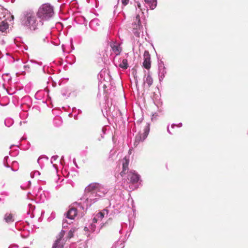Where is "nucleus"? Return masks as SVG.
<instances>
[{"instance_id":"c756f323","label":"nucleus","mask_w":248,"mask_h":248,"mask_svg":"<svg viewBox=\"0 0 248 248\" xmlns=\"http://www.w3.org/2000/svg\"><path fill=\"white\" fill-rule=\"evenodd\" d=\"M87 1L88 3L91 2L93 3V4L92 5V7L93 8V6H94L95 7H97V1L96 0H87Z\"/></svg>"},{"instance_id":"c9c22d12","label":"nucleus","mask_w":248,"mask_h":248,"mask_svg":"<svg viewBox=\"0 0 248 248\" xmlns=\"http://www.w3.org/2000/svg\"><path fill=\"white\" fill-rule=\"evenodd\" d=\"M167 131H168V132L170 134V135H171V134H172V133L170 132V129H169V125H168V127H167Z\"/></svg>"},{"instance_id":"6e6552de","label":"nucleus","mask_w":248,"mask_h":248,"mask_svg":"<svg viewBox=\"0 0 248 248\" xmlns=\"http://www.w3.org/2000/svg\"><path fill=\"white\" fill-rule=\"evenodd\" d=\"M33 194L40 202H44L47 200L49 196V193L46 191L42 190L40 187L35 188L33 191Z\"/></svg>"},{"instance_id":"473e14b6","label":"nucleus","mask_w":248,"mask_h":248,"mask_svg":"<svg viewBox=\"0 0 248 248\" xmlns=\"http://www.w3.org/2000/svg\"><path fill=\"white\" fill-rule=\"evenodd\" d=\"M122 4L124 6L126 5L129 1V0H121Z\"/></svg>"},{"instance_id":"f257e3e1","label":"nucleus","mask_w":248,"mask_h":248,"mask_svg":"<svg viewBox=\"0 0 248 248\" xmlns=\"http://www.w3.org/2000/svg\"><path fill=\"white\" fill-rule=\"evenodd\" d=\"M20 20L22 26L32 31L37 29L39 26L43 24L41 21L37 20L35 13L31 10L23 12Z\"/></svg>"},{"instance_id":"0eeeda50","label":"nucleus","mask_w":248,"mask_h":248,"mask_svg":"<svg viewBox=\"0 0 248 248\" xmlns=\"http://www.w3.org/2000/svg\"><path fill=\"white\" fill-rule=\"evenodd\" d=\"M150 131V125L146 124L143 129V133L139 132L135 137L134 146L136 147L140 142H143L147 137Z\"/></svg>"},{"instance_id":"bb28decb","label":"nucleus","mask_w":248,"mask_h":248,"mask_svg":"<svg viewBox=\"0 0 248 248\" xmlns=\"http://www.w3.org/2000/svg\"><path fill=\"white\" fill-rule=\"evenodd\" d=\"M71 223H72V220L71 221H69V222H68L67 219H64L63 220V222H62V228H66L68 227V224H70Z\"/></svg>"},{"instance_id":"e433bc0d","label":"nucleus","mask_w":248,"mask_h":248,"mask_svg":"<svg viewBox=\"0 0 248 248\" xmlns=\"http://www.w3.org/2000/svg\"><path fill=\"white\" fill-rule=\"evenodd\" d=\"M137 5H138V7L140 9V3H138L137 4Z\"/></svg>"},{"instance_id":"1a4fd4ad","label":"nucleus","mask_w":248,"mask_h":248,"mask_svg":"<svg viewBox=\"0 0 248 248\" xmlns=\"http://www.w3.org/2000/svg\"><path fill=\"white\" fill-rule=\"evenodd\" d=\"M142 26L141 25L140 15H137L132 23V31L133 34L137 37H139Z\"/></svg>"},{"instance_id":"37998d69","label":"nucleus","mask_w":248,"mask_h":248,"mask_svg":"<svg viewBox=\"0 0 248 248\" xmlns=\"http://www.w3.org/2000/svg\"><path fill=\"white\" fill-rule=\"evenodd\" d=\"M156 113H155V114H153V116H156Z\"/></svg>"},{"instance_id":"412c9836","label":"nucleus","mask_w":248,"mask_h":248,"mask_svg":"<svg viewBox=\"0 0 248 248\" xmlns=\"http://www.w3.org/2000/svg\"><path fill=\"white\" fill-rule=\"evenodd\" d=\"M99 25V20L98 19L95 18L92 20L90 23L89 26L93 30H96V26Z\"/></svg>"},{"instance_id":"c85d7f7f","label":"nucleus","mask_w":248,"mask_h":248,"mask_svg":"<svg viewBox=\"0 0 248 248\" xmlns=\"http://www.w3.org/2000/svg\"><path fill=\"white\" fill-rule=\"evenodd\" d=\"M58 156L54 155L51 157V162L52 164H53V166L55 169H56V168H57V165L53 164V161L56 160L58 159Z\"/></svg>"},{"instance_id":"dca6fc26","label":"nucleus","mask_w":248,"mask_h":248,"mask_svg":"<svg viewBox=\"0 0 248 248\" xmlns=\"http://www.w3.org/2000/svg\"><path fill=\"white\" fill-rule=\"evenodd\" d=\"M16 215L11 212H7L3 217V220L7 223L10 224L15 221Z\"/></svg>"},{"instance_id":"2f4dec72","label":"nucleus","mask_w":248,"mask_h":248,"mask_svg":"<svg viewBox=\"0 0 248 248\" xmlns=\"http://www.w3.org/2000/svg\"><path fill=\"white\" fill-rule=\"evenodd\" d=\"M177 126L179 127H181L182 126V124L180 123L179 124L176 125V124H171V127L173 128L175 126Z\"/></svg>"},{"instance_id":"a878e982","label":"nucleus","mask_w":248,"mask_h":248,"mask_svg":"<svg viewBox=\"0 0 248 248\" xmlns=\"http://www.w3.org/2000/svg\"><path fill=\"white\" fill-rule=\"evenodd\" d=\"M61 118L59 117H57L53 120V123L56 126H59L62 124Z\"/></svg>"},{"instance_id":"4c0bfd02","label":"nucleus","mask_w":248,"mask_h":248,"mask_svg":"<svg viewBox=\"0 0 248 248\" xmlns=\"http://www.w3.org/2000/svg\"><path fill=\"white\" fill-rule=\"evenodd\" d=\"M28 185L29 186H30L31 185V181H29L28 182Z\"/></svg>"},{"instance_id":"c03bdc74","label":"nucleus","mask_w":248,"mask_h":248,"mask_svg":"<svg viewBox=\"0 0 248 248\" xmlns=\"http://www.w3.org/2000/svg\"><path fill=\"white\" fill-rule=\"evenodd\" d=\"M21 187L22 188H23V186H21Z\"/></svg>"},{"instance_id":"a211bd4d","label":"nucleus","mask_w":248,"mask_h":248,"mask_svg":"<svg viewBox=\"0 0 248 248\" xmlns=\"http://www.w3.org/2000/svg\"><path fill=\"white\" fill-rule=\"evenodd\" d=\"M8 158V156H5L4 158L3 163L5 167L7 168H10L11 170L13 171H16L18 170V163L17 161H13L12 162V164L11 166H9L7 164H6V162H7V159Z\"/></svg>"},{"instance_id":"39448f33","label":"nucleus","mask_w":248,"mask_h":248,"mask_svg":"<svg viewBox=\"0 0 248 248\" xmlns=\"http://www.w3.org/2000/svg\"><path fill=\"white\" fill-rule=\"evenodd\" d=\"M88 189L93 190L99 199L104 197L108 191V188L107 186L97 183H93L88 185L87 186Z\"/></svg>"},{"instance_id":"7c9ffc66","label":"nucleus","mask_w":248,"mask_h":248,"mask_svg":"<svg viewBox=\"0 0 248 248\" xmlns=\"http://www.w3.org/2000/svg\"><path fill=\"white\" fill-rule=\"evenodd\" d=\"M106 130H107V129H106V127L105 126H104L103 127H102V134H101V138L102 139H103L104 138L103 135H104L105 134Z\"/></svg>"},{"instance_id":"9d476101","label":"nucleus","mask_w":248,"mask_h":248,"mask_svg":"<svg viewBox=\"0 0 248 248\" xmlns=\"http://www.w3.org/2000/svg\"><path fill=\"white\" fill-rule=\"evenodd\" d=\"M127 179L129 183L134 185L135 188H137L139 181H140V175L135 170L130 171L128 173Z\"/></svg>"},{"instance_id":"20e7f679","label":"nucleus","mask_w":248,"mask_h":248,"mask_svg":"<svg viewBox=\"0 0 248 248\" xmlns=\"http://www.w3.org/2000/svg\"><path fill=\"white\" fill-rule=\"evenodd\" d=\"M54 14L53 7L49 4H43L37 13L38 17L43 20H47L52 17Z\"/></svg>"},{"instance_id":"7ed1b4c3","label":"nucleus","mask_w":248,"mask_h":248,"mask_svg":"<svg viewBox=\"0 0 248 248\" xmlns=\"http://www.w3.org/2000/svg\"><path fill=\"white\" fill-rule=\"evenodd\" d=\"M99 198L95 194L93 190L88 189L87 186L85 189L84 195L79 200V202L81 204L80 208H85L87 210L92 204L95 203L99 200Z\"/></svg>"},{"instance_id":"423d86ee","label":"nucleus","mask_w":248,"mask_h":248,"mask_svg":"<svg viewBox=\"0 0 248 248\" xmlns=\"http://www.w3.org/2000/svg\"><path fill=\"white\" fill-rule=\"evenodd\" d=\"M80 204H81L79 201L74 203L72 207L67 212L66 217L68 219L69 221L74 219L78 212L82 214L86 210L85 208H80L79 207L81 206Z\"/></svg>"},{"instance_id":"58836bf2","label":"nucleus","mask_w":248,"mask_h":248,"mask_svg":"<svg viewBox=\"0 0 248 248\" xmlns=\"http://www.w3.org/2000/svg\"><path fill=\"white\" fill-rule=\"evenodd\" d=\"M31 62H36L34 61L33 60H31L30 61Z\"/></svg>"},{"instance_id":"79ce46f5","label":"nucleus","mask_w":248,"mask_h":248,"mask_svg":"<svg viewBox=\"0 0 248 248\" xmlns=\"http://www.w3.org/2000/svg\"><path fill=\"white\" fill-rule=\"evenodd\" d=\"M38 64H39L40 65H41L42 64V63L41 62L38 63Z\"/></svg>"},{"instance_id":"b1692460","label":"nucleus","mask_w":248,"mask_h":248,"mask_svg":"<svg viewBox=\"0 0 248 248\" xmlns=\"http://www.w3.org/2000/svg\"><path fill=\"white\" fill-rule=\"evenodd\" d=\"M119 66L124 69H127L128 67V63L126 59L122 60V62L119 64Z\"/></svg>"},{"instance_id":"2eb2a0df","label":"nucleus","mask_w":248,"mask_h":248,"mask_svg":"<svg viewBox=\"0 0 248 248\" xmlns=\"http://www.w3.org/2000/svg\"><path fill=\"white\" fill-rule=\"evenodd\" d=\"M143 58V65L144 67L147 69H150L151 67V57L150 54L147 50L144 51Z\"/></svg>"},{"instance_id":"6ab92c4d","label":"nucleus","mask_w":248,"mask_h":248,"mask_svg":"<svg viewBox=\"0 0 248 248\" xmlns=\"http://www.w3.org/2000/svg\"><path fill=\"white\" fill-rule=\"evenodd\" d=\"M9 25L7 22V20H2L0 22V31L2 32H5L8 29Z\"/></svg>"},{"instance_id":"ddd939ff","label":"nucleus","mask_w":248,"mask_h":248,"mask_svg":"<svg viewBox=\"0 0 248 248\" xmlns=\"http://www.w3.org/2000/svg\"><path fill=\"white\" fill-rule=\"evenodd\" d=\"M109 46L111 47V51L114 53L115 56L120 54L122 49L119 43L112 41L109 43Z\"/></svg>"},{"instance_id":"f3484780","label":"nucleus","mask_w":248,"mask_h":248,"mask_svg":"<svg viewBox=\"0 0 248 248\" xmlns=\"http://www.w3.org/2000/svg\"><path fill=\"white\" fill-rule=\"evenodd\" d=\"M122 161L123 164V170L120 174L123 177L124 175L128 173V166L129 164V159L125 157Z\"/></svg>"},{"instance_id":"9b49d317","label":"nucleus","mask_w":248,"mask_h":248,"mask_svg":"<svg viewBox=\"0 0 248 248\" xmlns=\"http://www.w3.org/2000/svg\"><path fill=\"white\" fill-rule=\"evenodd\" d=\"M166 74L167 70L165 66V64L163 61H160L158 62V75L160 82L163 81Z\"/></svg>"},{"instance_id":"f704fd0d","label":"nucleus","mask_w":248,"mask_h":248,"mask_svg":"<svg viewBox=\"0 0 248 248\" xmlns=\"http://www.w3.org/2000/svg\"><path fill=\"white\" fill-rule=\"evenodd\" d=\"M43 159V157H39L38 160H37V162L38 163L41 165V160Z\"/></svg>"},{"instance_id":"f8f14e48","label":"nucleus","mask_w":248,"mask_h":248,"mask_svg":"<svg viewBox=\"0 0 248 248\" xmlns=\"http://www.w3.org/2000/svg\"><path fill=\"white\" fill-rule=\"evenodd\" d=\"M64 231L62 230L60 232L57 240L53 245L52 248H63L64 242V239H62V238L64 236Z\"/></svg>"},{"instance_id":"4468645a","label":"nucleus","mask_w":248,"mask_h":248,"mask_svg":"<svg viewBox=\"0 0 248 248\" xmlns=\"http://www.w3.org/2000/svg\"><path fill=\"white\" fill-rule=\"evenodd\" d=\"M10 17H12L13 18V16H10V14L8 10L0 5V22L2 21V20H7V19Z\"/></svg>"},{"instance_id":"aec40b11","label":"nucleus","mask_w":248,"mask_h":248,"mask_svg":"<svg viewBox=\"0 0 248 248\" xmlns=\"http://www.w3.org/2000/svg\"><path fill=\"white\" fill-rule=\"evenodd\" d=\"M144 1L152 10H154L156 7L157 0H144Z\"/></svg>"},{"instance_id":"5701e85b","label":"nucleus","mask_w":248,"mask_h":248,"mask_svg":"<svg viewBox=\"0 0 248 248\" xmlns=\"http://www.w3.org/2000/svg\"><path fill=\"white\" fill-rule=\"evenodd\" d=\"M28 207L29 208V210L27 211V214L30 215L31 218H32L34 217L33 211L35 209V207L31 204H29Z\"/></svg>"},{"instance_id":"f03ea898","label":"nucleus","mask_w":248,"mask_h":248,"mask_svg":"<svg viewBox=\"0 0 248 248\" xmlns=\"http://www.w3.org/2000/svg\"><path fill=\"white\" fill-rule=\"evenodd\" d=\"M108 214V210L107 208L98 213L93 218L91 222L84 227V231L92 232H99L103 225L102 223H100V222L104 217L105 216H107Z\"/></svg>"},{"instance_id":"4be33fe9","label":"nucleus","mask_w":248,"mask_h":248,"mask_svg":"<svg viewBox=\"0 0 248 248\" xmlns=\"http://www.w3.org/2000/svg\"><path fill=\"white\" fill-rule=\"evenodd\" d=\"M144 82L148 84V87H150L152 85L153 80L149 73H148L145 79L144 80Z\"/></svg>"},{"instance_id":"72a5a7b5","label":"nucleus","mask_w":248,"mask_h":248,"mask_svg":"<svg viewBox=\"0 0 248 248\" xmlns=\"http://www.w3.org/2000/svg\"><path fill=\"white\" fill-rule=\"evenodd\" d=\"M73 236V234H72V232H71V231H70L69 232H68V238L70 239V238H71Z\"/></svg>"},{"instance_id":"393cba45","label":"nucleus","mask_w":248,"mask_h":248,"mask_svg":"<svg viewBox=\"0 0 248 248\" xmlns=\"http://www.w3.org/2000/svg\"><path fill=\"white\" fill-rule=\"evenodd\" d=\"M5 124L7 127H10L14 124V120L11 118H7L4 121Z\"/></svg>"},{"instance_id":"ea45409f","label":"nucleus","mask_w":248,"mask_h":248,"mask_svg":"<svg viewBox=\"0 0 248 248\" xmlns=\"http://www.w3.org/2000/svg\"><path fill=\"white\" fill-rule=\"evenodd\" d=\"M63 96H66V94L64 93H62Z\"/></svg>"},{"instance_id":"cd10ccee","label":"nucleus","mask_w":248,"mask_h":248,"mask_svg":"<svg viewBox=\"0 0 248 248\" xmlns=\"http://www.w3.org/2000/svg\"><path fill=\"white\" fill-rule=\"evenodd\" d=\"M40 173L39 171L35 170V171H32L31 173V178H34L35 177L40 175Z\"/></svg>"},{"instance_id":"a19ab883","label":"nucleus","mask_w":248,"mask_h":248,"mask_svg":"<svg viewBox=\"0 0 248 248\" xmlns=\"http://www.w3.org/2000/svg\"><path fill=\"white\" fill-rule=\"evenodd\" d=\"M84 28H86V29H87V26H86V25H84Z\"/></svg>"}]
</instances>
